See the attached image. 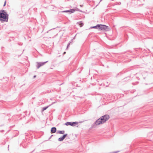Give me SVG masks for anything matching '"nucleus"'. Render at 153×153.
Wrapping results in <instances>:
<instances>
[{
  "label": "nucleus",
  "instance_id": "f257e3e1",
  "mask_svg": "<svg viewBox=\"0 0 153 153\" xmlns=\"http://www.w3.org/2000/svg\"><path fill=\"white\" fill-rule=\"evenodd\" d=\"M8 15L4 10H0V20L2 22H7L8 21Z\"/></svg>",
  "mask_w": 153,
  "mask_h": 153
},
{
  "label": "nucleus",
  "instance_id": "f03ea898",
  "mask_svg": "<svg viewBox=\"0 0 153 153\" xmlns=\"http://www.w3.org/2000/svg\"><path fill=\"white\" fill-rule=\"evenodd\" d=\"M109 116L108 115L106 114L100 117L98 120L100 124H102L105 122L109 118Z\"/></svg>",
  "mask_w": 153,
  "mask_h": 153
},
{
  "label": "nucleus",
  "instance_id": "7ed1b4c3",
  "mask_svg": "<svg viewBox=\"0 0 153 153\" xmlns=\"http://www.w3.org/2000/svg\"><path fill=\"white\" fill-rule=\"evenodd\" d=\"M99 25V30L105 31H108L110 30L109 27L108 26L103 25Z\"/></svg>",
  "mask_w": 153,
  "mask_h": 153
},
{
  "label": "nucleus",
  "instance_id": "20e7f679",
  "mask_svg": "<svg viewBox=\"0 0 153 153\" xmlns=\"http://www.w3.org/2000/svg\"><path fill=\"white\" fill-rule=\"evenodd\" d=\"M48 62V61H47L45 62H36L37 65H36V67L37 69H39L40 67L43 65L45 63Z\"/></svg>",
  "mask_w": 153,
  "mask_h": 153
},
{
  "label": "nucleus",
  "instance_id": "39448f33",
  "mask_svg": "<svg viewBox=\"0 0 153 153\" xmlns=\"http://www.w3.org/2000/svg\"><path fill=\"white\" fill-rule=\"evenodd\" d=\"M78 123L77 122H67L65 124V125L68 126L70 125L71 126H74L76 124H78Z\"/></svg>",
  "mask_w": 153,
  "mask_h": 153
},
{
  "label": "nucleus",
  "instance_id": "423d86ee",
  "mask_svg": "<svg viewBox=\"0 0 153 153\" xmlns=\"http://www.w3.org/2000/svg\"><path fill=\"white\" fill-rule=\"evenodd\" d=\"M100 122L98 121V120H97L91 126V128H94L96 127L97 126L100 125Z\"/></svg>",
  "mask_w": 153,
  "mask_h": 153
},
{
  "label": "nucleus",
  "instance_id": "0eeeda50",
  "mask_svg": "<svg viewBox=\"0 0 153 153\" xmlns=\"http://www.w3.org/2000/svg\"><path fill=\"white\" fill-rule=\"evenodd\" d=\"M75 11V10L74 9H71L69 10H64L62 11V12L63 13H68V12H71V13H73Z\"/></svg>",
  "mask_w": 153,
  "mask_h": 153
},
{
  "label": "nucleus",
  "instance_id": "6e6552de",
  "mask_svg": "<svg viewBox=\"0 0 153 153\" xmlns=\"http://www.w3.org/2000/svg\"><path fill=\"white\" fill-rule=\"evenodd\" d=\"M56 128L55 127H53L51 128V133H54L56 132Z\"/></svg>",
  "mask_w": 153,
  "mask_h": 153
},
{
  "label": "nucleus",
  "instance_id": "1a4fd4ad",
  "mask_svg": "<svg viewBox=\"0 0 153 153\" xmlns=\"http://www.w3.org/2000/svg\"><path fill=\"white\" fill-rule=\"evenodd\" d=\"M100 26L99 24L97 25L91 27H90V28H96V29H99V27Z\"/></svg>",
  "mask_w": 153,
  "mask_h": 153
},
{
  "label": "nucleus",
  "instance_id": "9d476101",
  "mask_svg": "<svg viewBox=\"0 0 153 153\" xmlns=\"http://www.w3.org/2000/svg\"><path fill=\"white\" fill-rule=\"evenodd\" d=\"M65 133L64 131H57V133L60 134H64Z\"/></svg>",
  "mask_w": 153,
  "mask_h": 153
},
{
  "label": "nucleus",
  "instance_id": "9b49d317",
  "mask_svg": "<svg viewBox=\"0 0 153 153\" xmlns=\"http://www.w3.org/2000/svg\"><path fill=\"white\" fill-rule=\"evenodd\" d=\"M50 106V105H49V106H45V107H43L42 108V111H44L46 110Z\"/></svg>",
  "mask_w": 153,
  "mask_h": 153
},
{
  "label": "nucleus",
  "instance_id": "f8f14e48",
  "mask_svg": "<svg viewBox=\"0 0 153 153\" xmlns=\"http://www.w3.org/2000/svg\"><path fill=\"white\" fill-rule=\"evenodd\" d=\"M64 138L62 136V137L59 138L58 139V140L59 141H62L64 140Z\"/></svg>",
  "mask_w": 153,
  "mask_h": 153
},
{
  "label": "nucleus",
  "instance_id": "ddd939ff",
  "mask_svg": "<svg viewBox=\"0 0 153 153\" xmlns=\"http://www.w3.org/2000/svg\"><path fill=\"white\" fill-rule=\"evenodd\" d=\"M78 23L80 27H82L84 25L83 23L82 22H78Z\"/></svg>",
  "mask_w": 153,
  "mask_h": 153
},
{
  "label": "nucleus",
  "instance_id": "4468645a",
  "mask_svg": "<svg viewBox=\"0 0 153 153\" xmlns=\"http://www.w3.org/2000/svg\"><path fill=\"white\" fill-rule=\"evenodd\" d=\"M67 135H68V134H64L62 136V137L65 139L67 136Z\"/></svg>",
  "mask_w": 153,
  "mask_h": 153
},
{
  "label": "nucleus",
  "instance_id": "2eb2a0df",
  "mask_svg": "<svg viewBox=\"0 0 153 153\" xmlns=\"http://www.w3.org/2000/svg\"><path fill=\"white\" fill-rule=\"evenodd\" d=\"M70 42H69L68 43V45H67V48H66V49H67L69 46H70Z\"/></svg>",
  "mask_w": 153,
  "mask_h": 153
},
{
  "label": "nucleus",
  "instance_id": "dca6fc26",
  "mask_svg": "<svg viewBox=\"0 0 153 153\" xmlns=\"http://www.w3.org/2000/svg\"><path fill=\"white\" fill-rule=\"evenodd\" d=\"M6 1H5V2H4V5H3V6H4H4H5V5H6Z\"/></svg>",
  "mask_w": 153,
  "mask_h": 153
},
{
  "label": "nucleus",
  "instance_id": "f3484780",
  "mask_svg": "<svg viewBox=\"0 0 153 153\" xmlns=\"http://www.w3.org/2000/svg\"><path fill=\"white\" fill-rule=\"evenodd\" d=\"M119 151H116V152H112L111 153H117Z\"/></svg>",
  "mask_w": 153,
  "mask_h": 153
},
{
  "label": "nucleus",
  "instance_id": "a211bd4d",
  "mask_svg": "<svg viewBox=\"0 0 153 153\" xmlns=\"http://www.w3.org/2000/svg\"><path fill=\"white\" fill-rule=\"evenodd\" d=\"M36 75H34L33 76V78H35V77H36Z\"/></svg>",
  "mask_w": 153,
  "mask_h": 153
},
{
  "label": "nucleus",
  "instance_id": "6ab92c4d",
  "mask_svg": "<svg viewBox=\"0 0 153 153\" xmlns=\"http://www.w3.org/2000/svg\"><path fill=\"white\" fill-rule=\"evenodd\" d=\"M65 53H66V52H64L63 53V54H65Z\"/></svg>",
  "mask_w": 153,
  "mask_h": 153
},
{
  "label": "nucleus",
  "instance_id": "aec40b11",
  "mask_svg": "<svg viewBox=\"0 0 153 153\" xmlns=\"http://www.w3.org/2000/svg\"><path fill=\"white\" fill-rule=\"evenodd\" d=\"M53 136V135H51V137H50V138H51V137H52V136Z\"/></svg>",
  "mask_w": 153,
  "mask_h": 153
},
{
  "label": "nucleus",
  "instance_id": "412c9836",
  "mask_svg": "<svg viewBox=\"0 0 153 153\" xmlns=\"http://www.w3.org/2000/svg\"><path fill=\"white\" fill-rule=\"evenodd\" d=\"M102 0H100V3L101 1Z\"/></svg>",
  "mask_w": 153,
  "mask_h": 153
},
{
  "label": "nucleus",
  "instance_id": "4be33fe9",
  "mask_svg": "<svg viewBox=\"0 0 153 153\" xmlns=\"http://www.w3.org/2000/svg\"><path fill=\"white\" fill-rule=\"evenodd\" d=\"M82 122H80L79 123H82Z\"/></svg>",
  "mask_w": 153,
  "mask_h": 153
}]
</instances>
